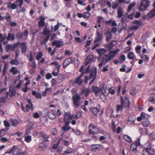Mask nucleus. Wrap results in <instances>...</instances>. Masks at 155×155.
I'll return each mask as SVG.
<instances>
[{
	"instance_id": "obj_1",
	"label": "nucleus",
	"mask_w": 155,
	"mask_h": 155,
	"mask_svg": "<svg viewBox=\"0 0 155 155\" xmlns=\"http://www.w3.org/2000/svg\"><path fill=\"white\" fill-rule=\"evenodd\" d=\"M120 105H118L117 106V111L118 112L120 110H122L124 108V106L125 107L128 108L130 105V102L128 98L124 97V99L122 96H120Z\"/></svg>"
},
{
	"instance_id": "obj_2",
	"label": "nucleus",
	"mask_w": 155,
	"mask_h": 155,
	"mask_svg": "<svg viewBox=\"0 0 155 155\" xmlns=\"http://www.w3.org/2000/svg\"><path fill=\"white\" fill-rule=\"evenodd\" d=\"M72 116L70 115L64 114V122L65 123L64 125L62 127V130L63 131L61 135L64 134V133L68 131L71 129V127L69 126L70 123V120L72 119Z\"/></svg>"
},
{
	"instance_id": "obj_3",
	"label": "nucleus",
	"mask_w": 155,
	"mask_h": 155,
	"mask_svg": "<svg viewBox=\"0 0 155 155\" xmlns=\"http://www.w3.org/2000/svg\"><path fill=\"white\" fill-rule=\"evenodd\" d=\"M142 154V155H155V150L153 151L151 145L148 144L147 146L144 147Z\"/></svg>"
},
{
	"instance_id": "obj_4",
	"label": "nucleus",
	"mask_w": 155,
	"mask_h": 155,
	"mask_svg": "<svg viewBox=\"0 0 155 155\" xmlns=\"http://www.w3.org/2000/svg\"><path fill=\"white\" fill-rule=\"evenodd\" d=\"M141 145L140 139L138 138L136 140L134 141L131 144L130 147V150L131 151L135 153L137 151V147H140Z\"/></svg>"
},
{
	"instance_id": "obj_5",
	"label": "nucleus",
	"mask_w": 155,
	"mask_h": 155,
	"mask_svg": "<svg viewBox=\"0 0 155 155\" xmlns=\"http://www.w3.org/2000/svg\"><path fill=\"white\" fill-rule=\"evenodd\" d=\"M150 2L148 0H142L139 5V9L142 11L146 10L149 7Z\"/></svg>"
},
{
	"instance_id": "obj_6",
	"label": "nucleus",
	"mask_w": 155,
	"mask_h": 155,
	"mask_svg": "<svg viewBox=\"0 0 155 155\" xmlns=\"http://www.w3.org/2000/svg\"><path fill=\"white\" fill-rule=\"evenodd\" d=\"M72 100L74 105L75 107H78L80 105V101L81 100L80 95L78 94H75L72 96Z\"/></svg>"
},
{
	"instance_id": "obj_7",
	"label": "nucleus",
	"mask_w": 155,
	"mask_h": 155,
	"mask_svg": "<svg viewBox=\"0 0 155 155\" xmlns=\"http://www.w3.org/2000/svg\"><path fill=\"white\" fill-rule=\"evenodd\" d=\"M84 72H82L75 79L72 84L74 85H75L76 84H78V85H80L83 83V80L82 79V78L84 76Z\"/></svg>"
},
{
	"instance_id": "obj_8",
	"label": "nucleus",
	"mask_w": 155,
	"mask_h": 155,
	"mask_svg": "<svg viewBox=\"0 0 155 155\" xmlns=\"http://www.w3.org/2000/svg\"><path fill=\"white\" fill-rule=\"evenodd\" d=\"M98 128L95 127L93 124H90L89 126V133L90 134H98Z\"/></svg>"
},
{
	"instance_id": "obj_9",
	"label": "nucleus",
	"mask_w": 155,
	"mask_h": 155,
	"mask_svg": "<svg viewBox=\"0 0 155 155\" xmlns=\"http://www.w3.org/2000/svg\"><path fill=\"white\" fill-rule=\"evenodd\" d=\"M16 90L15 87H14L12 89L10 88L9 89V92H7L6 93V97H8V95L10 97H12L13 96H15L16 93Z\"/></svg>"
},
{
	"instance_id": "obj_10",
	"label": "nucleus",
	"mask_w": 155,
	"mask_h": 155,
	"mask_svg": "<svg viewBox=\"0 0 155 155\" xmlns=\"http://www.w3.org/2000/svg\"><path fill=\"white\" fill-rule=\"evenodd\" d=\"M48 117L50 119L53 120L56 118L57 112L54 109H52L48 113Z\"/></svg>"
},
{
	"instance_id": "obj_11",
	"label": "nucleus",
	"mask_w": 155,
	"mask_h": 155,
	"mask_svg": "<svg viewBox=\"0 0 155 155\" xmlns=\"http://www.w3.org/2000/svg\"><path fill=\"white\" fill-rule=\"evenodd\" d=\"M73 61L72 57H70L66 59L64 61L63 64V68H65L70 64L72 63Z\"/></svg>"
},
{
	"instance_id": "obj_12",
	"label": "nucleus",
	"mask_w": 155,
	"mask_h": 155,
	"mask_svg": "<svg viewBox=\"0 0 155 155\" xmlns=\"http://www.w3.org/2000/svg\"><path fill=\"white\" fill-rule=\"evenodd\" d=\"M51 44L53 46H56V48H59L64 45L63 42L60 41L54 40L52 41Z\"/></svg>"
},
{
	"instance_id": "obj_13",
	"label": "nucleus",
	"mask_w": 155,
	"mask_h": 155,
	"mask_svg": "<svg viewBox=\"0 0 155 155\" xmlns=\"http://www.w3.org/2000/svg\"><path fill=\"white\" fill-rule=\"evenodd\" d=\"M92 88L93 91L94 92L95 94H96L103 91L104 88V86L103 85V86L99 88L93 86L92 87Z\"/></svg>"
},
{
	"instance_id": "obj_14",
	"label": "nucleus",
	"mask_w": 155,
	"mask_h": 155,
	"mask_svg": "<svg viewBox=\"0 0 155 155\" xmlns=\"http://www.w3.org/2000/svg\"><path fill=\"white\" fill-rule=\"evenodd\" d=\"M102 35L101 34L99 31H97L96 32V35L95 38V39L94 41V42L96 43L101 41L102 39Z\"/></svg>"
},
{
	"instance_id": "obj_15",
	"label": "nucleus",
	"mask_w": 155,
	"mask_h": 155,
	"mask_svg": "<svg viewBox=\"0 0 155 155\" xmlns=\"http://www.w3.org/2000/svg\"><path fill=\"white\" fill-rule=\"evenodd\" d=\"M17 7L16 4L15 3H12L9 2L7 3V8L8 9H15Z\"/></svg>"
},
{
	"instance_id": "obj_16",
	"label": "nucleus",
	"mask_w": 155,
	"mask_h": 155,
	"mask_svg": "<svg viewBox=\"0 0 155 155\" xmlns=\"http://www.w3.org/2000/svg\"><path fill=\"white\" fill-rule=\"evenodd\" d=\"M124 11L121 7H119L117 9V17L120 18L122 17L123 15Z\"/></svg>"
},
{
	"instance_id": "obj_17",
	"label": "nucleus",
	"mask_w": 155,
	"mask_h": 155,
	"mask_svg": "<svg viewBox=\"0 0 155 155\" xmlns=\"http://www.w3.org/2000/svg\"><path fill=\"white\" fill-rule=\"evenodd\" d=\"M97 74V69L96 68H94L92 69L90 74L89 78H96Z\"/></svg>"
},
{
	"instance_id": "obj_18",
	"label": "nucleus",
	"mask_w": 155,
	"mask_h": 155,
	"mask_svg": "<svg viewBox=\"0 0 155 155\" xmlns=\"http://www.w3.org/2000/svg\"><path fill=\"white\" fill-rule=\"evenodd\" d=\"M96 50L98 55L100 57L107 52L106 50L104 48L97 49H96Z\"/></svg>"
},
{
	"instance_id": "obj_19",
	"label": "nucleus",
	"mask_w": 155,
	"mask_h": 155,
	"mask_svg": "<svg viewBox=\"0 0 155 155\" xmlns=\"http://www.w3.org/2000/svg\"><path fill=\"white\" fill-rule=\"evenodd\" d=\"M127 58L130 60H135L136 59V56L133 52L130 51L127 54Z\"/></svg>"
},
{
	"instance_id": "obj_20",
	"label": "nucleus",
	"mask_w": 155,
	"mask_h": 155,
	"mask_svg": "<svg viewBox=\"0 0 155 155\" xmlns=\"http://www.w3.org/2000/svg\"><path fill=\"white\" fill-rule=\"evenodd\" d=\"M40 135L42 137V139L44 140V141H48V139L49 138V136L47 135L44 132H40Z\"/></svg>"
},
{
	"instance_id": "obj_21",
	"label": "nucleus",
	"mask_w": 155,
	"mask_h": 155,
	"mask_svg": "<svg viewBox=\"0 0 155 155\" xmlns=\"http://www.w3.org/2000/svg\"><path fill=\"white\" fill-rule=\"evenodd\" d=\"M21 51L22 53H25L27 50V46L25 42H23L21 44Z\"/></svg>"
},
{
	"instance_id": "obj_22",
	"label": "nucleus",
	"mask_w": 155,
	"mask_h": 155,
	"mask_svg": "<svg viewBox=\"0 0 155 155\" xmlns=\"http://www.w3.org/2000/svg\"><path fill=\"white\" fill-rule=\"evenodd\" d=\"M45 18L42 17H41L40 20L38 23L39 27L41 28L45 26Z\"/></svg>"
},
{
	"instance_id": "obj_23",
	"label": "nucleus",
	"mask_w": 155,
	"mask_h": 155,
	"mask_svg": "<svg viewBox=\"0 0 155 155\" xmlns=\"http://www.w3.org/2000/svg\"><path fill=\"white\" fill-rule=\"evenodd\" d=\"M120 51V49L118 48L115 50L113 51H110L109 52V54L113 58L118 53V52Z\"/></svg>"
},
{
	"instance_id": "obj_24",
	"label": "nucleus",
	"mask_w": 155,
	"mask_h": 155,
	"mask_svg": "<svg viewBox=\"0 0 155 155\" xmlns=\"http://www.w3.org/2000/svg\"><path fill=\"white\" fill-rule=\"evenodd\" d=\"M29 134L28 132H26L25 136V141L28 143H30L31 140V136L28 135Z\"/></svg>"
},
{
	"instance_id": "obj_25",
	"label": "nucleus",
	"mask_w": 155,
	"mask_h": 155,
	"mask_svg": "<svg viewBox=\"0 0 155 155\" xmlns=\"http://www.w3.org/2000/svg\"><path fill=\"white\" fill-rule=\"evenodd\" d=\"M97 146L100 147L102 146V145L101 144L92 145L91 147L92 151H95L96 150H99L100 149V148L99 147L96 146Z\"/></svg>"
},
{
	"instance_id": "obj_26",
	"label": "nucleus",
	"mask_w": 155,
	"mask_h": 155,
	"mask_svg": "<svg viewBox=\"0 0 155 155\" xmlns=\"http://www.w3.org/2000/svg\"><path fill=\"white\" fill-rule=\"evenodd\" d=\"M15 35L14 34H12L9 33L8 34V35L6 39L8 41L11 40L13 41L15 40Z\"/></svg>"
},
{
	"instance_id": "obj_27",
	"label": "nucleus",
	"mask_w": 155,
	"mask_h": 155,
	"mask_svg": "<svg viewBox=\"0 0 155 155\" xmlns=\"http://www.w3.org/2000/svg\"><path fill=\"white\" fill-rule=\"evenodd\" d=\"M62 142L64 145H65L68 146L69 145L68 141H67L65 140H64L63 138H60L58 141V143H60Z\"/></svg>"
},
{
	"instance_id": "obj_28",
	"label": "nucleus",
	"mask_w": 155,
	"mask_h": 155,
	"mask_svg": "<svg viewBox=\"0 0 155 155\" xmlns=\"http://www.w3.org/2000/svg\"><path fill=\"white\" fill-rule=\"evenodd\" d=\"M105 58L104 59L105 61V63H106L107 62L110 61L113 58L110 55L109 53L107 54H105L104 55Z\"/></svg>"
},
{
	"instance_id": "obj_29",
	"label": "nucleus",
	"mask_w": 155,
	"mask_h": 155,
	"mask_svg": "<svg viewBox=\"0 0 155 155\" xmlns=\"http://www.w3.org/2000/svg\"><path fill=\"white\" fill-rule=\"evenodd\" d=\"M17 149V147L15 145H14L9 150H8L6 152H5V153L10 154L12 153H13V154L15 150Z\"/></svg>"
},
{
	"instance_id": "obj_30",
	"label": "nucleus",
	"mask_w": 155,
	"mask_h": 155,
	"mask_svg": "<svg viewBox=\"0 0 155 155\" xmlns=\"http://www.w3.org/2000/svg\"><path fill=\"white\" fill-rule=\"evenodd\" d=\"M15 49V48L13 45L8 44L6 47V50L7 51H8L10 50L13 51Z\"/></svg>"
},
{
	"instance_id": "obj_31",
	"label": "nucleus",
	"mask_w": 155,
	"mask_h": 155,
	"mask_svg": "<svg viewBox=\"0 0 155 155\" xmlns=\"http://www.w3.org/2000/svg\"><path fill=\"white\" fill-rule=\"evenodd\" d=\"M43 35L46 36H49V37L50 36V31L49 29L45 28L43 31Z\"/></svg>"
},
{
	"instance_id": "obj_32",
	"label": "nucleus",
	"mask_w": 155,
	"mask_h": 155,
	"mask_svg": "<svg viewBox=\"0 0 155 155\" xmlns=\"http://www.w3.org/2000/svg\"><path fill=\"white\" fill-rule=\"evenodd\" d=\"M32 94L33 96H35V98L40 99L42 98V96L41 94L37 93L36 91L34 90L32 91Z\"/></svg>"
},
{
	"instance_id": "obj_33",
	"label": "nucleus",
	"mask_w": 155,
	"mask_h": 155,
	"mask_svg": "<svg viewBox=\"0 0 155 155\" xmlns=\"http://www.w3.org/2000/svg\"><path fill=\"white\" fill-rule=\"evenodd\" d=\"M150 18H152L155 16V8L153 9L148 13Z\"/></svg>"
},
{
	"instance_id": "obj_34",
	"label": "nucleus",
	"mask_w": 155,
	"mask_h": 155,
	"mask_svg": "<svg viewBox=\"0 0 155 155\" xmlns=\"http://www.w3.org/2000/svg\"><path fill=\"white\" fill-rule=\"evenodd\" d=\"M10 64L12 65H18L20 64L19 61L17 59L12 60L10 61Z\"/></svg>"
},
{
	"instance_id": "obj_35",
	"label": "nucleus",
	"mask_w": 155,
	"mask_h": 155,
	"mask_svg": "<svg viewBox=\"0 0 155 155\" xmlns=\"http://www.w3.org/2000/svg\"><path fill=\"white\" fill-rule=\"evenodd\" d=\"M105 34L107 35L106 38V40L108 42L110 41V40L111 38L112 37V35L111 33L109 31H108L107 32H105Z\"/></svg>"
},
{
	"instance_id": "obj_36",
	"label": "nucleus",
	"mask_w": 155,
	"mask_h": 155,
	"mask_svg": "<svg viewBox=\"0 0 155 155\" xmlns=\"http://www.w3.org/2000/svg\"><path fill=\"white\" fill-rule=\"evenodd\" d=\"M115 42V41H112L110 44L108 43L106 45L107 48L109 50H111L114 46V42Z\"/></svg>"
},
{
	"instance_id": "obj_37",
	"label": "nucleus",
	"mask_w": 155,
	"mask_h": 155,
	"mask_svg": "<svg viewBox=\"0 0 155 155\" xmlns=\"http://www.w3.org/2000/svg\"><path fill=\"white\" fill-rule=\"evenodd\" d=\"M145 117V113L144 112H142L139 117L137 118V120L138 121H141L142 120L144 119Z\"/></svg>"
},
{
	"instance_id": "obj_38",
	"label": "nucleus",
	"mask_w": 155,
	"mask_h": 155,
	"mask_svg": "<svg viewBox=\"0 0 155 155\" xmlns=\"http://www.w3.org/2000/svg\"><path fill=\"white\" fill-rule=\"evenodd\" d=\"M11 122L12 123V125L13 126L15 127L19 123V122L16 119H12L11 120Z\"/></svg>"
},
{
	"instance_id": "obj_39",
	"label": "nucleus",
	"mask_w": 155,
	"mask_h": 155,
	"mask_svg": "<svg viewBox=\"0 0 155 155\" xmlns=\"http://www.w3.org/2000/svg\"><path fill=\"white\" fill-rule=\"evenodd\" d=\"M49 38V36H46L43 40L41 42L40 44L42 45H45L48 40Z\"/></svg>"
},
{
	"instance_id": "obj_40",
	"label": "nucleus",
	"mask_w": 155,
	"mask_h": 155,
	"mask_svg": "<svg viewBox=\"0 0 155 155\" xmlns=\"http://www.w3.org/2000/svg\"><path fill=\"white\" fill-rule=\"evenodd\" d=\"M49 38V36H46L43 40L41 42L40 44L42 45H45L48 40Z\"/></svg>"
},
{
	"instance_id": "obj_41",
	"label": "nucleus",
	"mask_w": 155,
	"mask_h": 155,
	"mask_svg": "<svg viewBox=\"0 0 155 155\" xmlns=\"http://www.w3.org/2000/svg\"><path fill=\"white\" fill-rule=\"evenodd\" d=\"M134 24L136 25L137 26H142L144 25V24L140 21L138 20H135L134 21Z\"/></svg>"
},
{
	"instance_id": "obj_42",
	"label": "nucleus",
	"mask_w": 155,
	"mask_h": 155,
	"mask_svg": "<svg viewBox=\"0 0 155 155\" xmlns=\"http://www.w3.org/2000/svg\"><path fill=\"white\" fill-rule=\"evenodd\" d=\"M122 24H119L118 32L119 33H121L125 28V26Z\"/></svg>"
},
{
	"instance_id": "obj_43",
	"label": "nucleus",
	"mask_w": 155,
	"mask_h": 155,
	"mask_svg": "<svg viewBox=\"0 0 155 155\" xmlns=\"http://www.w3.org/2000/svg\"><path fill=\"white\" fill-rule=\"evenodd\" d=\"M24 0H16L15 3L17 5V7H21L22 5Z\"/></svg>"
},
{
	"instance_id": "obj_44",
	"label": "nucleus",
	"mask_w": 155,
	"mask_h": 155,
	"mask_svg": "<svg viewBox=\"0 0 155 155\" xmlns=\"http://www.w3.org/2000/svg\"><path fill=\"white\" fill-rule=\"evenodd\" d=\"M124 138L126 141L129 143H131L132 140L130 137L127 135H124Z\"/></svg>"
},
{
	"instance_id": "obj_45",
	"label": "nucleus",
	"mask_w": 155,
	"mask_h": 155,
	"mask_svg": "<svg viewBox=\"0 0 155 155\" xmlns=\"http://www.w3.org/2000/svg\"><path fill=\"white\" fill-rule=\"evenodd\" d=\"M89 92V89L87 88H84L82 91L83 93L84 94L85 96L86 97L88 95Z\"/></svg>"
},
{
	"instance_id": "obj_46",
	"label": "nucleus",
	"mask_w": 155,
	"mask_h": 155,
	"mask_svg": "<svg viewBox=\"0 0 155 155\" xmlns=\"http://www.w3.org/2000/svg\"><path fill=\"white\" fill-rule=\"evenodd\" d=\"M81 114L82 112L80 111H79L77 112L76 114L74 116L73 118L75 119L80 118L81 117Z\"/></svg>"
},
{
	"instance_id": "obj_47",
	"label": "nucleus",
	"mask_w": 155,
	"mask_h": 155,
	"mask_svg": "<svg viewBox=\"0 0 155 155\" xmlns=\"http://www.w3.org/2000/svg\"><path fill=\"white\" fill-rule=\"evenodd\" d=\"M99 111V109L97 107H93L92 108L91 111L93 112V114L95 115H97L98 112Z\"/></svg>"
},
{
	"instance_id": "obj_48",
	"label": "nucleus",
	"mask_w": 155,
	"mask_h": 155,
	"mask_svg": "<svg viewBox=\"0 0 155 155\" xmlns=\"http://www.w3.org/2000/svg\"><path fill=\"white\" fill-rule=\"evenodd\" d=\"M150 124L149 120H147L143 121L142 123V125L144 127H147Z\"/></svg>"
},
{
	"instance_id": "obj_49",
	"label": "nucleus",
	"mask_w": 155,
	"mask_h": 155,
	"mask_svg": "<svg viewBox=\"0 0 155 155\" xmlns=\"http://www.w3.org/2000/svg\"><path fill=\"white\" fill-rule=\"evenodd\" d=\"M23 35V33L22 32H18L16 33L15 37L18 39H20L22 38Z\"/></svg>"
},
{
	"instance_id": "obj_50",
	"label": "nucleus",
	"mask_w": 155,
	"mask_h": 155,
	"mask_svg": "<svg viewBox=\"0 0 155 155\" xmlns=\"http://www.w3.org/2000/svg\"><path fill=\"white\" fill-rule=\"evenodd\" d=\"M5 19L8 22H11V21L12 19L11 18V17L8 12H7L6 13Z\"/></svg>"
},
{
	"instance_id": "obj_51",
	"label": "nucleus",
	"mask_w": 155,
	"mask_h": 155,
	"mask_svg": "<svg viewBox=\"0 0 155 155\" xmlns=\"http://www.w3.org/2000/svg\"><path fill=\"white\" fill-rule=\"evenodd\" d=\"M43 54L41 52H39L36 57V59L39 61L42 57Z\"/></svg>"
},
{
	"instance_id": "obj_52",
	"label": "nucleus",
	"mask_w": 155,
	"mask_h": 155,
	"mask_svg": "<svg viewBox=\"0 0 155 155\" xmlns=\"http://www.w3.org/2000/svg\"><path fill=\"white\" fill-rule=\"evenodd\" d=\"M90 15L91 14L89 12H84L83 15V17L84 18L87 19Z\"/></svg>"
},
{
	"instance_id": "obj_53",
	"label": "nucleus",
	"mask_w": 155,
	"mask_h": 155,
	"mask_svg": "<svg viewBox=\"0 0 155 155\" xmlns=\"http://www.w3.org/2000/svg\"><path fill=\"white\" fill-rule=\"evenodd\" d=\"M141 47L140 46L138 45L135 48L136 52L138 54H140V51Z\"/></svg>"
},
{
	"instance_id": "obj_54",
	"label": "nucleus",
	"mask_w": 155,
	"mask_h": 155,
	"mask_svg": "<svg viewBox=\"0 0 155 155\" xmlns=\"http://www.w3.org/2000/svg\"><path fill=\"white\" fill-rule=\"evenodd\" d=\"M15 69L16 68L15 67L12 68L10 70V72L13 73L14 75L15 74L18 72V70H15Z\"/></svg>"
},
{
	"instance_id": "obj_55",
	"label": "nucleus",
	"mask_w": 155,
	"mask_h": 155,
	"mask_svg": "<svg viewBox=\"0 0 155 155\" xmlns=\"http://www.w3.org/2000/svg\"><path fill=\"white\" fill-rule=\"evenodd\" d=\"M58 77L59 80L62 81H64L65 79V76L64 75L61 74H59Z\"/></svg>"
},
{
	"instance_id": "obj_56",
	"label": "nucleus",
	"mask_w": 155,
	"mask_h": 155,
	"mask_svg": "<svg viewBox=\"0 0 155 155\" xmlns=\"http://www.w3.org/2000/svg\"><path fill=\"white\" fill-rule=\"evenodd\" d=\"M4 125L6 128H9L10 127V124L8 122V121L7 120H4Z\"/></svg>"
},
{
	"instance_id": "obj_57",
	"label": "nucleus",
	"mask_w": 155,
	"mask_h": 155,
	"mask_svg": "<svg viewBox=\"0 0 155 155\" xmlns=\"http://www.w3.org/2000/svg\"><path fill=\"white\" fill-rule=\"evenodd\" d=\"M47 145L45 142H42L40 143L39 144V147L42 149L45 148L47 147Z\"/></svg>"
},
{
	"instance_id": "obj_58",
	"label": "nucleus",
	"mask_w": 155,
	"mask_h": 155,
	"mask_svg": "<svg viewBox=\"0 0 155 155\" xmlns=\"http://www.w3.org/2000/svg\"><path fill=\"white\" fill-rule=\"evenodd\" d=\"M135 5V3H131L129 5L128 8H127V11L129 12H130L132 9V8Z\"/></svg>"
},
{
	"instance_id": "obj_59",
	"label": "nucleus",
	"mask_w": 155,
	"mask_h": 155,
	"mask_svg": "<svg viewBox=\"0 0 155 155\" xmlns=\"http://www.w3.org/2000/svg\"><path fill=\"white\" fill-rule=\"evenodd\" d=\"M51 132L53 135H57L58 134V131L55 128H54L51 130Z\"/></svg>"
},
{
	"instance_id": "obj_60",
	"label": "nucleus",
	"mask_w": 155,
	"mask_h": 155,
	"mask_svg": "<svg viewBox=\"0 0 155 155\" xmlns=\"http://www.w3.org/2000/svg\"><path fill=\"white\" fill-rule=\"evenodd\" d=\"M141 58L142 59L145 61H147L149 59L147 55L144 54L141 55Z\"/></svg>"
},
{
	"instance_id": "obj_61",
	"label": "nucleus",
	"mask_w": 155,
	"mask_h": 155,
	"mask_svg": "<svg viewBox=\"0 0 155 155\" xmlns=\"http://www.w3.org/2000/svg\"><path fill=\"white\" fill-rule=\"evenodd\" d=\"M7 65H6V64H5L2 70L3 76H4L5 75V74L7 71Z\"/></svg>"
},
{
	"instance_id": "obj_62",
	"label": "nucleus",
	"mask_w": 155,
	"mask_h": 155,
	"mask_svg": "<svg viewBox=\"0 0 155 155\" xmlns=\"http://www.w3.org/2000/svg\"><path fill=\"white\" fill-rule=\"evenodd\" d=\"M100 98L102 101H104L105 99V96L104 93L101 92L100 95Z\"/></svg>"
},
{
	"instance_id": "obj_63",
	"label": "nucleus",
	"mask_w": 155,
	"mask_h": 155,
	"mask_svg": "<svg viewBox=\"0 0 155 155\" xmlns=\"http://www.w3.org/2000/svg\"><path fill=\"white\" fill-rule=\"evenodd\" d=\"M127 18V16L126 15H124L122 17L121 20L122 23H124Z\"/></svg>"
},
{
	"instance_id": "obj_64",
	"label": "nucleus",
	"mask_w": 155,
	"mask_h": 155,
	"mask_svg": "<svg viewBox=\"0 0 155 155\" xmlns=\"http://www.w3.org/2000/svg\"><path fill=\"white\" fill-rule=\"evenodd\" d=\"M120 60L122 61V62H124L126 60V57L124 54L121 55L119 57Z\"/></svg>"
}]
</instances>
